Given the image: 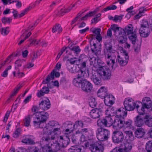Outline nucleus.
I'll return each mask as SVG.
<instances>
[{"label": "nucleus", "mask_w": 152, "mask_h": 152, "mask_svg": "<svg viewBox=\"0 0 152 152\" xmlns=\"http://www.w3.org/2000/svg\"><path fill=\"white\" fill-rule=\"evenodd\" d=\"M112 138L113 142L115 143L121 142L124 140L123 133L120 131H115L113 133Z\"/></svg>", "instance_id": "nucleus-10"}, {"label": "nucleus", "mask_w": 152, "mask_h": 152, "mask_svg": "<svg viewBox=\"0 0 152 152\" xmlns=\"http://www.w3.org/2000/svg\"><path fill=\"white\" fill-rule=\"evenodd\" d=\"M48 116V113L44 112H37L33 115H28L26 116L23 120V125L26 127L29 126L31 121V118L33 117V124L35 128H42Z\"/></svg>", "instance_id": "nucleus-1"}, {"label": "nucleus", "mask_w": 152, "mask_h": 152, "mask_svg": "<svg viewBox=\"0 0 152 152\" xmlns=\"http://www.w3.org/2000/svg\"><path fill=\"white\" fill-rule=\"evenodd\" d=\"M124 132L127 134L128 137L129 138V140L131 141H133L134 138L132 132L129 131H125Z\"/></svg>", "instance_id": "nucleus-54"}, {"label": "nucleus", "mask_w": 152, "mask_h": 152, "mask_svg": "<svg viewBox=\"0 0 152 152\" xmlns=\"http://www.w3.org/2000/svg\"><path fill=\"white\" fill-rule=\"evenodd\" d=\"M145 149L147 152H152V141H148L145 145Z\"/></svg>", "instance_id": "nucleus-48"}, {"label": "nucleus", "mask_w": 152, "mask_h": 152, "mask_svg": "<svg viewBox=\"0 0 152 152\" xmlns=\"http://www.w3.org/2000/svg\"><path fill=\"white\" fill-rule=\"evenodd\" d=\"M55 139L53 142H46L47 144L45 145H44L43 147V150L44 151L47 152H52L53 150L57 151L60 150L61 147L60 145V143L57 142L56 140Z\"/></svg>", "instance_id": "nucleus-3"}, {"label": "nucleus", "mask_w": 152, "mask_h": 152, "mask_svg": "<svg viewBox=\"0 0 152 152\" xmlns=\"http://www.w3.org/2000/svg\"><path fill=\"white\" fill-rule=\"evenodd\" d=\"M85 73V72L81 70L78 71V75L73 80V83L75 86H79L80 82L83 80H86L85 79L83 78Z\"/></svg>", "instance_id": "nucleus-11"}, {"label": "nucleus", "mask_w": 152, "mask_h": 152, "mask_svg": "<svg viewBox=\"0 0 152 152\" xmlns=\"http://www.w3.org/2000/svg\"><path fill=\"white\" fill-rule=\"evenodd\" d=\"M50 85V83H48V87H44L42 88V90L44 94H48L49 93V90L48 88L49 87H49V86Z\"/></svg>", "instance_id": "nucleus-61"}, {"label": "nucleus", "mask_w": 152, "mask_h": 152, "mask_svg": "<svg viewBox=\"0 0 152 152\" xmlns=\"http://www.w3.org/2000/svg\"><path fill=\"white\" fill-rule=\"evenodd\" d=\"M82 148L79 145L72 146L69 149V152H83L81 151Z\"/></svg>", "instance_id": "nucleus-33"}, {"label": "nucleus", "mask_w": 152, "mask_h": 152, "mask_svg": "<svg viewBox=\"0 0 152 152\" xmlns=\"http://www.w3.org/2000/svg\"><path fill=\"white\" fill-rule=\"evenodd\" d=\"M120 148L123 149V152L124 151L125 152H129L130 151L132 148V145L129 143L127 142L124 144L122 148Z\"/></svg>", "instance_id": "nucleus-34"}, {"label": "nucleus", "mask_w": 152, "mask_h": 152, "mask_svg": "<svg viewBox=\"0 0 152 152\" xmlns=\"http://www.w3.org/2000/svg\"><path fill=\"white\" fill-rule=\"evenodd\" d=\"M116 117L118 118V117H115V118L114 121L111 116H106L104 118V122L105 121L106 126H110L111 125L113 126V127L114 129H117V127L114 126V123H115V120Z\"/></svg>", "instance_id": "nucleus-16"}, {"label": "nucleus", "mask_w": 152, "mask_h": 152, "mask_svg": "<svg viewBox=\"0 0 152 152\" xmlns=\"http://www.w3.org/2000/svg\"><path fill=\"white\" fill-rule=\"evenodd\" d=\"M96 11L94 10L93 11H91L88 13H87L84 17L81 18L80 19V20H87L88 17H91L95 15Z\"/></svg>", "instance_id": "nucleus-35"}, {"label": "nucleus", "mask_w": 152, "mask_h": 152, "mask_svg": "<svg viewBox=\"0 0 152 152\" xmlns=\"http://www.w3.org/2000/svg\"><path fill=\"white\" fill-rule=\"evenodd\" d=\"M145 133V129L142 127L137 128L134 132L135 137L138 138L143 137Z\"/></svg>", "instance_id": "nucleus-25"}, {"label": "nucleus", "mask_w": 152, "mask_h": 152, "mask_svg": "<svg viewBox=\"0 0 152 152\" xmlns=\"http://www.w3.org/2000/svg\"><path fill=\"white\" fill-rule=\"evenodd\" d=\"M126 110L124 108L121 107L117 110L116 111V113L117 115L115 117H118V118H124L126 117L127 115Z\"/></svg>", "instance_id": "nucleus-29"}, {"label": "nucleus", "mask_w": 152, "mask_h": 152, "mask_svg": "<svg viewBox=\"0 0 152 152\" xmlns=\"http://www.w3.org/2000/svg\"><path fill=\"white\" fill-rule=\"evenodd\" d=\"M22 87V86L21 85H18L14 89L13 91L12 92V93L10 95V98L8 100H9L10 98H11L12 96L15 95Z\"/></svg>", "instance_id": "nucleus-40"}, {"label": "nucleus", "mask_w": 152, "mask_h": 152, "mask_svg": "<svg viewBox=\"0 0 152 152\" xmlns=\"http://www.w3.org/2000/svg\"><path fill=\"white\" fill-rule=\"evenodd\" d=\"M102 111L97 108L92 110L90 112L91 117L93 118H98L102 114Z\"/></svg>", "instance_id": "nucleus-20"}, {"label": "nucleus", "mask_w": 152, "mask_h": 152, "mask_svg": "<svg viewBox=\"0 0 152 152\" xmlns=\"http://www.w3.org/2000/svg\"><path fill=\"white\" fill-rule=\"evenodd\" d=\"M22 142L24 143L31 145L35 143L34 141L31 138L28 137H26L22 139Z\"/></svg>", "instance_id": "nucleus-38"}, {"label": "nucleus", "mask_w": 152, "mask_h": 152, "mask_svg": "<svg viewBox=\"0 0 152 152\" xmlns=\"http://www.w3.org/2000/svg\"><path fill=\"white\" fill-rule=\"evenodd\" d=\"M21 130L20 129H17L14 132L13 136L15 138L18 137L19 135L21 134Z\"/></svg>", "instance_id": "nucleus-53"}, {"label": "nucleus", "mask_w": 152, "mask_h": 152, "mask_svg": "<svg viewBox=\"0 0 152 152\" xmlns=\"http://www.w3.org/2000/svg\"><path fill=\"white\" fill-rule=\"evenodd\" d=\"M117 7L116 6L114 5H110L104 8L102 11V12H104L110 10H113L116 9Z\"/></svg>", "instance_id": "nucleus-49"}, {"label": "nucleus", "mask_w": 152, "mask_h": 152, "mask_svg": "<svg viewBox=\"0 0 152 152\" xmlns=\"http://www.w3.org/2000/svg\"><path fill=\"white\" fill-rule=\"evenodd\" d=\"M60 130V129L58 128L54 129L53 130L52 129L51 131L50 132V133H48L46 136H44L42 137L43 140L44 142H53L56 139V132Z\"/></svg>", "instance_id": "nucleus-7"}, {"label": "nucleus", "mask_w": 152, "mask_h": 152, "mask_svg": "<svg viewBox=\"0 0 152 152\" xmlns=\"http://www.w3.org/2000/svg\"><path fill=\"white\" fill-rule=\"evenodd\" d=\"M124 105L125 109L128 111L133 110L135 108V103L132 99H126L124 101Z\"/></svg>", "instance_id": "nucleus-13"}, {"label": "nucleus", "mask_w": 152, "mask_h": 152, "mask_svg": "<svg viewBox=\"0 0 152 152\" xmlns=\"http://www.w3.org/2000/svg\"><path fill=\"white\" fill-rule=\"evenodd\" d=\"M142 115L139 114L134 118V124L137 127H141L144 124L143 118L141 117Z\"/></svg>", "instance_id": "nucleus-22"}, {"label": "nucleus", "mask_w": 152, "mask_h": 152, "mask_svg": "<svg viewBox=\"0 0 152 152\" xmlns=\"http://www.w3.org/2000/svg\"><path fill=\"white\" fill-rule=\"evenodd\" d=\"M50 107V104L48 99L43 100L39 104V108L43 110H47Z\"/></svg>", "instance_id": "nucleus-18"}, {"label": "nucleus", "mask_w": 152, "mask_h": 152, "mask_svg": "<svg viewBox=\"0 0 152 152\" xmlns=\"http://www.w3.org/2000/svg\"><path fill=\"white\" fill-rule=\"evenodd\" d=\"M66 68L69 72L71 73H75L77 72V71L74 69V65L70 64L68 62L67 63Z\"/></svg>", "instance_id": "nucleus-45"}, {"label": "nucleus", "mask_w": 152, "mask_h": 152, "mask_svg": "<svg viewBox=\"0 0 152 152\" xmlns=\"http://www.w3.org/2000/svg\"><path fill=\"white\" fill-rule=\"evenodd\" d=\"M107 64L113 67L115 64V60L116 59L115 55L113 53H109L104 54Z\"/></svg>", "instance_id": "nucleus-12"}, {"label": "nucleus", "mask_w": 152, "mask_h": 152, "mask_svg": "<svg viewBox=\"0 0 152 152\" xmlns=\"http://www.w3.org/2000/svg\"><path fill=\"white\" fill-rule=\"evenodd\" d=\"M104 118H103L102 120H98L97 121L98 125L100 126H106L105 121L104 122Z\"/></svg>", "instance_id": "nucleus-56"}, {"label": "nucleus", "mask_w": 152, "mask_h": 152, "mask_svg": "<svg viewBox=\"0 0 152 152\" xmlns=\"http://www.w3.org/2000/svg\"><path fill=\"white\" fill-rule=\"evenodd\" d=\"M116 61H117L118 63L121 66H125L126 64L128 62L127 60H124L119 55L117 56Z\"/></svg>", "instance_id": "nucleus-44"}, {"label": "nucleus", "mask_w": 152, "mask_h": 152, "mask_svg": "<svg viewBox=\"0 0 152 152\" xmlns=\"http://www.w3.org/2000/svg\"><path fill=\"white\" fill-rule=\"evenodd\" d=\"M78 87H81L82 90L86 93L91 91L93 88V85L88 81L86 79L83 80L80 82V85Z\"/></svg>", "instance_id": "nucleus-8"}, {"label": "nucleus", "mask_w": 152, "mask_h": 152, "mask_svg": "<svg viewBox=\"0 0 152 152\" xmlns=\"http://www.w3.org/2000/svg\"><path fill=\"white\" fill-rule=\"evenodd\" d=\"M71 51H73L75 53L78 54L80 52V49L79 48V47L78 46H75L72 47L71 48L69 47Z\"/></svg>", "instance_id": "nucleus-52"}, {"label": "nucleus", "mask_w": 152, "mask_h": 152, "mask_svg": "<svg viewBox=\"0 0 152 152\" xmlns=\"http://www.w3.org/2000/svg\"><path fill=\"white\" fill-rule=\"evenodd\" d=\"M57 122L54 121H50L46 124V126L43 128V131L44 133H48L49 131L50 132L51 129L54 127L58 125Z\"/></svg>", "instance_id": "nucleus-14"}, {"label": "nucleus", "mask_w": 152, "mask_h": 152, "mask_svg": "<svg viewBox=\"0 0 152 152\" xmlns=\"http://www.w3.org/2000/svg\"><path fill=\"white\" fill-rule=\"evenodd\" d=\"M34 25H30L29 26L27 30H23L22 31L23 34L21 36L20 38H21L22 37L24 36V34H25L26 32H27L28 30H33V27H34Z\"/></svg>", "instance_id": "nucleus-58"}, {"label": "nucleus", "mask_w": 152, "mask_h": 152, "mask_svg": "<svg viewBox=\"0 0 152 152\" xmlns=\"http://www.w3.org/2000/svg\"><path fill=\"white\" fill-rule=\"evenodd\" d=\"M96 133L98 140L101 141H104L108 139L110 132L107 129L100 127L97 129Z\"/></svg>", "instance_id": "nucleus-5"}, {"label": "nucleus", "mask_w": 152, "mask_h": 152, "mask_svg": "<svg viewBox=\"0 0 152 152\" xmlns=\"http://www.w3.org/2000/svg\"><path fill=\"white\" fill-rule=\"evenodd\" d=\"M123 35H119L118 37V41L120 43L123 44L126 41L127 38L126 35L124 34Z\"/></svg>", "instance_id": "nucleus-47"}, {"label": "nucleus", "mask_w": 152, "mask_h": 152, "mask_svg": "<svg viewBox=\"0 0 152 152\" xmlns=\"http://www.w3.org/2000/svg\"><path fill=\"white\" fill-rule=\"evenodd\" d=\"M1 21L4 24L7 23H10L12 22V19L10 18H8L6 17L4 18L1 19Z\"/></svg>", "instance_id": "nucleus-59"}, {"label": "nucleus", "mask_w": 152, "mask_h": 152, "mask_svg": "<svg viewBox=\"0 0 152 152\" xmlns=\"http://www.w3.org/2000/svg\"><path fill=\"white\" fill-rule=\"evenodd\" d=\"M101 76L98 72H96L92 74L91 79L95 85H100L102 82Z\"/></svg>", "instance_id": "nucleus-15"}, {"label": "nucleus", "mask_w": 152, "mask_h": 152, "mask_svg": "<svg viewBox=\"0 0 152 152\" xmlns=\"http://www.w3.org/2000/svg\"><path fill=\"white\" fill-rule=\"evenodd\" d=\"M25 61L23 59H18L15 62V68L16 71H19V67L22 66L23 62Z\"/></svg>", "instance_id": "nucleus-36"}, {"label": "nucleus", "mask_w": 152, "mask_h": 152, "mask_svg": "<svg viewBox=\"0 0 152 152\" xmlns=\"http://www.w3.org/2000/svg\"><path fill=\"white\" fill-rule=\"evenodd\" d=\"M90 61L91 64L93 65L95 67H98L100 69L101 67L103 66H102V61L100 60L96 59L95 58H91Z\"/></svg>", "instance_id": "nucleus-26"}, {"label": "nucleus", "mask_w": 152, "mask_h": 152, "mask_svg": "<svg viewBox=\"0 0 152 152\" xmlns=\"http://www.w3.org/2000/svg\"><path fill=\"white\" fill-rule=\"evenodd\" d=\"M110 152H123V149L119 147H116L114 148Z\"/></svg>", "instance_id": "nucleus-64"}, {"label": "nucleus", "mask_w": 152, "mask_h": 152, "mask_svg": "<svg viewBox=\"0 0 152 152\" xmlns=\"http://www.w3.org/2000/svg\"><path fill=\"white\" fill-rule=\"evenodd\" d=\"M88 139L86 140L84 143L85 146L86 147H88L91 150V147L94 148L96 145V142L95 140L93 139L91 135L90 137H88Z\"/></svg>", "instance_id": "nucleus-19"}, {"label": "nucleus", "mask_w": 152, "mask_h": 152, "mask_svg": "<svg viewBox=\"0 0 152 152\" xmlns=\"http://www.w3.org/2000/svg\"><path fill=\"white\" fill-rule=\"evenodd\" d=\"M123 31L124 32V34L126 35H129L134 33L133 26L132 24H129L125 27L124 29H123Z\"/></svg>", "instance_id": "nucleus-32"}, {"label": "nucleus", "mask_w": 152, "mask_h": 152, "mask_svg": "<svg viewBox=\"0 0 152 152\" xmlns=\"http://www.w3.org/2000/svg\"><path fill=\"white\" fill-rule=\"evenodd\" d=\"M150 30L148 22L145 20L142 21L139 29V33L142 37H147L149 35Z\"/></svg>", "instance_id": "nucleus-4"}, {"label": "nucleus", "mask_w": 152, "mask_h": 152, "mask_svg": "<svg viewBox=\"0 0 152 152\" xmlns=\"http://www.w3.org/2000/svg\"><path fill=\"white\" fill-rule=\"evenodd\" d=\"M63 126L66 129L65 131L66 132L70 133L73 130V128L75 127L74 124H73L72 122L70 121H66L63 124Z\"/></svg>", "instance_id": "nucleus-24"}, {"label": "nucleus", "mask_w": 152, "mask_h": 152, "mask_svg": "<svg viewBox=\"0 0 152 152\" xmlns=\"http://www.w3.org/2000/svg\"><path fill=\"white\" fill-rule=\"evenodd\" d=\"M130 34L131 35L129 36V40L132 42L133 44H135L137 39L136 32L135 31H134V33Z\"/></svg>", "instance_id": "nucleus-39"}, {"label": "nucleus", "mask_w": 152, "mask_h": 152, "mask_svg": "<svg viewBox=\"0 0 152 152\" xmlns=\"http://www.w3.org/2000/svg\"><path fill=\"white\" fill-rule=\"evenodd\" d=\"M80 59L77 58H76L74 57L73 58H70L68 59L67 62L70 63V64L73 65L76 63L77 65H79V64H78L77 63L79 62Z\"/></svg>", "instance_id": "nucleus-43"}, {"label": "nucleus", "mask_w": 152, "mask_h": 152, "mask_svg": "<svg viewBox=\"0 0 152 152\" xmlns=\"http://www.w3.org/2000/svg\"><path fill=\"white\" fill-rule=\"evenodd\" d=\"M56 69H53V71L51 73L50 77L51 80H53L54 78V75L56 77H58L60 75L59 72H56Z\"/></svg>", "instance_id": "nucleus-51"}, {"label": "nucleus", "mask_w": 152, "mask_h": 152, "mask_svg": "<svg viewBox=\"0 0 152 152\" xmlns=\"http://www.w3.org/2000/svg\"><path fill=\"white\" fill-rule=\"evenodd\" d=\"M107 89L104 87H101L98 91L97 95L101 98H104L108 94Z\"/></svg>", "instance_id": "nucleus-23"}, {"label": "nucleus", "mask_w": 152, "mask_h": 152, "mask_svg": "<svg viewBox=\"0 0 152 152\" xmlns=\"http://www.w3.org/2000/svg\"><path fill=\"white\" fill-rule=\"evenodd\" d=\"M104 53L108 54L112 52V49L113 48V46L112 43L110 42H105L104 43Z\"/></svg>", "instance_id": "nucleus-28"}, {"label": "nucleus", "mask_w": 152, "mask_h": 152, "mask_svg": "<svg viewBox=\"0 0 152 152\" xmlns=\"http://www.w3.org/2000/svg\"><path fill=\"white\" fill-rule=\"evenodd\" d=\"M114 126L117 127V129H120L123 127L129 128L132 129H134L132 120L129 119L125 121L124 118L122 117L116 118L114 123Z\"/></svg>", "instance_id": "nucleus-2"}, {"label": "nucleus", "mask_w": 152, "mask_h": 152, "mask_svg": "<svg viewBox=\"0 0 152 152\" xmlns=\"http://www.w3.org/2000/svg\"><path fill=\"white\" fill-rule=\"evenodd\" d=\"M96 46L97 45L95 43L93 44L92 46L93 47L91 48V50L93 53H95V51L98 52L100 51V49H98L97 48Z\"/></svg>", "instance_id": "nucleus-62"}, {"label": "nucleus", "mask_w": 152, "mask_h": 152, "mask_svg": "<svg viewBox=\"0 0 152 152\" xmlns=\"http://www.w3.org/2000/svg\"><path fill=\"white\" fill-rule=\"evenodd\" d=\"M122 18V17L121 16L115 15L114 17L113 20L115 22L118 21H121Z\"/></svg>", "instance_id": "nucleus-63"}, {"label": "nucleus", "mask_w": 152, "mask_h": 152, "mask_svg": "<svg viewBox=\"0 0 152 152\" xmlns=\"http://www.w3.org/2000/svg\"><path fill=\"white\" fill-rule=\"evenodd\" d=\"M98 72L104 80L110 79L111 76V71L107 66H103L99 69Z\"/></svg>", "instance_id": "nucleus-6"}, {"label": "nucleus", "mask_w": 152, "mask_h": 152, "mask_svg": "<svg viewBox=\"0 0 152 152\" xmlns=\"http://www.w3.org/2000/svg\"><path fill=\"white\" fill-rule=\"evenodd\" d=\"M148 10L146 9L144 7H142L140 8L139 9V12L138 14L137 15L134 17V19H136L140 18L142 15V13H144L145 11H146Z\"/></svg>", "instance_id": "nucleus-41"}, {"label": "nucleus", "mask_w": 152, "mask_h": 152, "mask_svg": "<svg viewBox=\"0 0 152 152\" xmlns=\"http://www.w3.org/2000/svg\"><path fill=\"white\" fill-rule=\"evenodd\" d=\"M62 30L61 26L59 24H56L52 28V31L53 33L57 32L58 33H60Z\"/></svg>", "instance_id": "nucleus-42"}, {"label": "nucleus", "mask_w": 152, "mask_h": 152, "mask_svg": "<svg viewBox=\"0 0 152 152\" xmlns=\"http://www.w3.org/2000/svg\"><path fill=\"white\" fill-rule=\"evenodd\" d=\"M142 107L141 108V111L139 112L142 114H145V109H148L152 106V102L150 98L146 97L142 100Z\"/></svg>", "instance_id": "nucleus-9"}, {"label": "nucleus", "mask_w": 152, "mask_h": 152, "mask_svg": "<svg viewBox=\"0 0 152 152\" xmlns=\"http://www.w3.org/2000/svg\"><path fill=\"white\" fill-rule=\"evenodd\" d=\"M30 7H27L21 13L18 15V12L15 10H13L12 13L13 14V15L14 16V18L16 19L18 17L19 18L23 16L24 15L26 14L30 10Z\"/></svg>", "instance_id": "nucleus-27"}, {"label": "nucleus", "mask_w": 152, "mask_h": 152, "mask_svg": "<svg viewBox=\"0 0 152 152\" xmlns=\"http://www.w3.org/2000/svg\"><path fill=\"white\" fill-rule=\"evenodd\" d=\"M9 28L7 27L6 28H2L1 30V34L4 35H7L9 32L8 30Z\"/></svg>", "instance_id": "nucleus-55"}, {"label": "nucleus", "mask_w": 152, "mask_h": 152, "mask_svg": "<svg viewBox=\"0 0 152 152\" xmlns=\"http://www.w3.org/2000/svg\"><path fill=\"white\" fill-rule=\"evenodd\" d=\"M104 99V103L107 106H110L114 103V97L112 95L108 94Z\"/></svg>", "instance_id": "nucleus-21"}, {"label": "nucleus", "mask_w": 152, "mask_h": 152, "mask_svg": "<svg viewBox=\"0 0 152 152\" xmlns=\"http://www.w3.org/2000/svg\"><path fill=\"white\" fill-rule=\"evenodd\" d=\"M75 4H73L72 7H69L68 8L66 9H61L59 12V14L61 16L63 15L64 14L70 11V10L72 9L73 7H75Z\"/></svg>", "instance_id": "nucleus-37"}, {"label": "nucleus", "mask_w": 152, "mask_h": 152, "mask_svg": "<svg viewBox=\"0 0 152 152\" xmlns=\"http://www.w3.org/2000/svg\"><path fill=\"white\" fill-rule=\"evenodd\" d=\"M89 104L91 107L93 108L96 107L97 103L95 98L93 97L90 98L89 100Z\"/></svg>", "instance_id": "nucleus-46"}, {"label": "nucleus", "mask_w": 152, "mask_h": 152, "mask_svg": "<svg viewBox=\"0 0 152 152\" xmlns=\"http://www.w3.org/2000/svg\"><path fill=\"white\" fill-rule=\"evenodd\" d=\"M74 125L75 126H79L82 128L83 126V121H78L75 122Z\"/></svg>", "instance_id": "nucleus-60"}, {"label": "nucleus", "mask_w": 152, "mask_h": 152, "mask_svg": "<svg viewBox=\"0 0 152 152\" xmlns=\"http://www.w3.org/2000/svg\"><path fill=\"white\" fill-rule=\"evenodd\" d=\"M133 8V6H132L126 10V11L128 12V13L127 15H129L131 16L134 14V12L132 11Z\"/></svg>", "instance_id": "nucleus-57"}, {"label": "nucleus", "mask_w": 152, "mask_h": 152, "mask_svg": "<svg viewBox=\"0 0 152 152\" xmlns=\"http://www.w3.org/2000/svg\"><path fill=\"white\" fill-rule=\"evenodd\" d=\"M69 137H66L64 139L62 136L60 137L59 142L60 145L62 148L66 147L69 143Z\"/></svg>", "instance_id": "nucleus-30"}, {"label": "nucleus", "mask_w": 152, "mask_h": 152, "mask_svg": "<svg viewBox=\"0 0 152 152\" xmlns=\"http://www.w3.org/2000/svg\"><path fill=\"white\" fill-rule=\"evenodd\" d=\"M104 145L101 142H96L94 148L91 147V151L92 152H103Z\"/></svg>", "instance_id": "nucleus-17"}, {"label": "nucleus", "mask_w": 152, "mask_h": 152, "mask_svg": "<svg viewBox=\"0 0 152 152\" xmlns=\"http://www.w3.org/2000/svg\"><path fill=\"white\" fill-rule=\"evenodd\" d=\"M144 118L146 120L144 121L145 124L148 126L149 127H152V121L150 119V117L149 116L146 115L144 117Z\"/></svg>", "instance_id": "nucleus-50"}, {"label": "nucleus", "mask_w": 152, "mask_h": 152, "mask_svg": "<svg viewBox=\"0 0 152 152\" xmlns=\"http://www.w3.org/2000/svg\"><path fill=\"white\" fill-rule=\"evenodd\" d=\"M110 28L114 32V35H116L117 33L119 35H120L122 34V32L121 31H123V29L120 27L117 26V25L116 24L112 25Z\"/></svg>", "instance_id": "nucleus-31"}]
</instances>
